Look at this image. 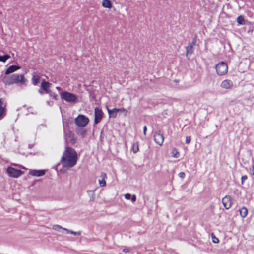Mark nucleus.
<instances>
[{
	"instance_id": "nucleus-13",
	"label": "nucleus",
	"mask_w": 254,
	"mask_h": 254,
	"mask_svg": "<svg viewBox=\"0 0 254 254\" xmlns=\"http://www.w3.org/2000/svg\"><path fill=\"white\" fill-rule=\"evenodd\" d=\"M236 21L239 25H250V22L245 19L242 15L239 16L236 19Z\"/></svg>"
},
{
	"instance_id": "nucleus-16",
	"label": "nucleus",
	"mask_w": 254,
	"mask_h": 254,
	"mask_svg": "<svg viewBox=\"0 0 254 254\" xmlns=\"http://www.w3.org/2000/svg\"><path fill=\"white\" fill-rule=\"evenodd\" d=\"M3 101L1 98H0V120H1L6 115V108L2 106Z\"/></svg>"
},
{
	"instance_id": "nucleus-25",
	"label": "nucleus",
	"mask_w": 254,
	"mask_h": 254,
	"mask_svg": "<svg viewBox=\"0 0 254 254\" xmlns=\"http://www.w3.org/2000/svg\"><path fill=\"white\" fill-rule=\"evenodd\" d=\"M172 156L174 157L178 158L179 156V152L177 151V149L175 148H173L172 151Z\"/></svg>"
},
{
	"instance_id": "nucleus-11",
	"label": "nucleus",
	"mask_w": 254,
	"mask_h": 254,
	"mask_svg": "<svg viewBox=\"0 0 254 254\" xmlns=\"http://www.w3.org/2000/svg\"><path fill=\"white\" fill-rule=\"evenodd\" d=\"M222 202L226 209H229L232 206V198L230 195H226L222 198Z\"/></svg>"
},
{
	"instance_id": "nucleus-21",
	"label": "nucleus",
	"mask_w": 254,
	"mask_h": 254,
	"mask_svg": "<svg viewBox=\"0 0 254 254\" xmlns=\"http://www.w3.org/2000/svg\"><path fill=\"white\" fill-rule=\"evenodd\" d=\"M131 150L134 153H136L139 150L138 142H136L133 143L131 147Z\"/></svg>"
},
{
	"instance_id": "nucleus-8",
	"label": "nucleus",
	"mask_w": 254,
	"mask_h": 254,
	"mask_svg": "<svg viewBox=\"0 0 254 254\" xmlns=\"http://www.w3.org/2000/svg\"><path fill=\"white\" fill-rule=\"evenodd\" d=\"M153 138L156 144L160 146L162 145L164 142V137L162 131L159 130L158 132H155L154 133Z\"/></svg>"
},
{
	"instance_id": "nucleus-4",
	"label": "nucleus",
	"mask_w": 254,
	"mask_h": 254,
	"mask_svg": "<svg viewBox=\"0 0 254 254\" xmlns=\"http://www.w3.org/2000/svg\"><path fill=\"white\" fill-rule=\"evenodd\" d=\"M89 120L87 117L85 115L79 114L75 119V124L80 127H85L89 123Z\"/></svg>"
},
{
	"instance_id": "nucleus-2",
	"label": "nucleus",
	"mask_w": 254,
	"mask_h": 254,
	"mask_svg": "<svg viewBox=\"0 0 254 254\" xmlns=\"http://www.w3.org/2000/svg\"><path fill=\"white\" fill-rule=\"evenodd\" d=\"M3 81L6 85L18 83L25 85L27 82V80L25 78L24 75L14 74L10 77L4 78Z\"/></svg>"
},
{
	"instance_id": "nucleus-18",
	"label": "nucleus",
	"mask_w": 254,
	"mask_h": 254,
	"mask_svg": "<svg viewBox=\"0 0 254 254\" xmlns=\"http://www.w3.org/2000/svg\"><path fill=\"white\" fill-rule=\"evenodd\" d=\"M51 85V84L48 82H47L45 80H43L41 84V88L45 91L46 93L50 92V90L49 88Z\"/></svg>"
},
{
	"instance_id": "nucleus-29",
	"label": "nucleus",
	"mask_w": 254,
	"mask_h": 254,
	"mask_svg": "<svg viewBox=\"0 0 254 254\" xmlns=\"http://www.w3.org/2000/svg\"><path fill=\"white\" fill-rule=\"evenodd\" d=\"M100 177L102 179L105 180L106 178H107V175L105 173L102 172L101 173Z\"/></svg>"
},
{
	"instance_id": "nucleus-5",
	"label": "nucleus",
	"mask_w": 254,
	"mask_h": 254,
	"mask_svg": "<svg viewBox=\"0 0 254 254\" xmlns=\"http://www.w3.org/2000/svg\"><path fill=\"white\" fill-rule=\"evenodd\" d=\"M216 71L218 75H223L228 72V65L224 62H220L215 66Z\"/></svg>"
},
{
	"instance_id": "nucleus-7",
	"label": "nucleus",
	"mask_w": 254,
	"mask_h": 254,
	"mask_svg": "<svg viewBox=\"0 0 254 254\" xmlns=\"http://www.w3.org/2000/svg\"><path fill=\"white\" fill-rule=\"evenodd\" d=\"M103 117V112L101 109L95 107L94 109V124L99 123Z\"/></svg>"
},
{
	"instance_id": "nucleus-30",
	"label": "nucleus",
	"mask_w": 254,
	"mask_h": 254,
	"mask_svg": "<svg viewBox=\"0 0 254 254\" xmlns=\"http://www.w3.org/2000/svg\"><path fill=\"white\" fill-rule=\"evenodd\" d=\"M53 228L55 230H58L59 229H63V228L61 226H60V225H54ZM64 228H63L64 230Z\"/></svg>"
},
{
	"instance_id": "nucleus-42",
	"label": "nucleus",
	"mask_w": 254,
	"mask_h": 254,
	"mask_svg": "<svg viewBox=\"0 0 254 254\" xmlns=\"http://www.w3.org/2000/svg\"><path fill=\"white\" fill-rule=\"evenodd\" d=\"M211 237H212V238H217L213 233L211 234Z\"/></svg>"
},
{
	"instance_id": "nucleus-32",
	"label": "nucleus",
	"mask_w": 254,
	"mask_h": 254,
	"mask_svg": "<svg viewBox=\"0 0 254 254\" xmlns=\"http://www.w3.org/2000/svg\"><path fill=\"white\" fill-rule=\"evenodd\" d=\"M104 136H105V134L104 133V131H103V130L102 129L101 131V133H100V140L101 141H102L104 138Z\"/></svg>"
},
{
	"instance_id": "nucleus-12",
	"label": "nucleus",
	"mask_w": 254,
	"mask_h": 254,
	"mask_svg": "<svg viewBox=\"0 0 254 254\" xmlns=\"http://www.w3.org/2000/svg\"><path fill=\"white\" fill-rule=\"evenodd\" d=\"M29 174L33 176L40 177L43 176L45 174V170H31Z\"/></svg>"
},
{
	"instance_id": "nucleus-27",
	"label": "nucleus",
	"mask_w": 254,
	"mask_h": 254,
	"mask_svg": "<svg viewBox=\"0 0 254 254\" xmlns=\"http://www.w3.org/2000/svg\"><path fill=\"white\" fill-rule=\"evenodd\" d=\"M99 183L101 187H104L106 185V183L105 180H99Z\"/></svg>"
},
{
	"instance_id": "nucleus-39",
	"label": "nucleus",
	"mask_w": 254,
	"mask_h": 254,
	"mask_svg": "<svg viewBox=\"0 0 254 254\" xmlns=\"http://www.w3.org/2000/svg\"><path fill=\"white\" fill-rule=\"evenodd\" d=\"M212 242L214 243H218L219 242V239H212Z\"/></svg>"
},
{
	"instance_id": "nucleus-20",
	"label": "nucleus",
	"mask_w": 254,
	"mask_h": 254,
	"mask_svg": "<svg viewBox=\"0 0 254 254\" xmlns=\"http://www.w3.org/2000/svg\"><path fill=\"white\" fill-rule=\"evenodd\" d=\"M32 83L34 85H37L40 81V78L37 75H33L32 78Z\"/></svg>"
},
{
	"instance_id": "nucleus-46",
	"label": "nucleus",
	"mask_w": 254,
	"mask_h": 254,
	"mask_svg": "<svg viewBox=\"0 0 254 254\" xmlns=\"http://www.w3.org/2000/svg\"><path fill=\"white\" fill-rule=\"evenodd\" d=\"M119 112H124L125 113V112L124 111H123V110H120Z\"/></svg>"
},
{
	"instance_id": "nucleus-10",
	"label": "nucleus",
	"mask_w": 254,
	"mask_h": 254,
	"mask_svg": "<svg viewBox=\"0 0 254 254\" xmlns=\"http://www.w3.org/2000/svg\"><path fill=\"white\" fill-rule=\"evenodd\" d=\"M108 110V114L110 117L115 118L117 116V113L120 110H123L125 112V115H126L127 113V111L125 108H113V109H110L108 106L106 107Z\"/></svg>"
},
{
	"instance_id": "nucleus-47",
	"label": "nucleus",
	"mask_w": 254,
	"mask_h": 254,
	"mask_svg": "<svg viewBox=\"0 0 254 254\" xmlns=\"http://www.w3.org/2000/svg\"><path fill=\"white\" fill-rule=\"evenodd\" d=\"M13 165L16 166L17 165L15 164H13Z\"/></svg>"
},
{
	"instance_id": "nucleus-36",
	"label": "nucleus",
	"mask_w": 254,
	"mask_h": 254,
	"mask_svg": "<svg viewBox=\"0 0 254 254\" xmlns=\"http://www.w3.org/2000/svg\"><path fill=\"white\" fill-rule=\"evenodd\" d=\"M130 251H131V249L128 248H124L123 250V252H124L125 253L129 252Z\"/></svg>"
},
{
	"instance_id": "nucleus-14",
	"label": "nucleus",
	"mask_w": 254,
	"mask_h": 254,
	"mask_svg": "<svg viewBox=\"0 0 254 254\" xmlns=\"http://www.w3.org/2000/svg\"><path fill=\"white\" fill-rule=\"evenodd\" d=\"M232 86V81L229 79L224 80L221 84V87L225 89H230Z\"/></svg>"
},
{
	"instance_id": "nucleus-24",
	"label": "nucleus",
	"mask_w": 254,
	"mask_h": 254,
	"mask_svg": "<svg viewBox=\"0 0 254 254\" xmlns=\"http://www.w3.org/2000/svg\"><path fill=\"white\" fill-rule=\"evenodd\" d=\"M64 230L66 231L68 233H70L71 234H73L75 236H80L81 234V231L75 232L72 230H68L67 229H64Z\"/></svg>"
},
{
	"instance_id": "nucleus-35",
	"label": "nucleus",
	"mask_w": 254,
	"mask_h": 254,
	"mask_svg": "<svg viewBox=\"0 0 254 254\" xmlns=\"http://www.w3.org/2000/svg\"><path fill=\"white\" fill-rule=\"evenodd\" d=\"M125 197L126 199L127 200L130 199L131 198V195L129 193H126L125 195Z\"/></svg>"
},
{
	"instance_id": "nucleus-28",
	"label": "nucleus",
	"mask_w": 254,
	"mask_h": 254,
	"mask_svg": "<svg viewBox=\"0 0 254 254\" xmlns=\"http://www.w3.org/2000/svg\"><path fill=\"white\" fill-rule=\"evenodd\" d=\"M247 178H248V177H247V176L246 175H243V176H242V177H241V184L242 185L244 184V181L246 180H247Z\"/></svg>"
},
{
	"instance_id": "nucleus-3",
	"label": "nucleus",
	"mask_w": 254,
	"mask_h": 254,
	"mask_svg": "<svg viewBox=\"0 0 254 254\" xmlns=\"http://www.w3.org/2000/svg\"><path fill=\"white\" fill-rule=\"evenodd\" d=\"M61 97L62 99L70 103H75L77 100V96L70 92L64 91L60 93Z\"/></svg>"
},
{
	"instance_id": "nucleus-31",
	"label": "nucleus",
	"mask_w": 254,
	"mask_h": 254,
	"mask_svg": "<svg viewBox=\"0 0 254 254\" xmlns=\"http://www.w3.org/2000/svg\"><path fill=\"white\" fill-rule=\"evenodd\" d=\"M250 26H249V28L248 30V33H252L254 30V27L253 26L251 25V24L250 23V25H249Z\"/></svg>"
},
{
	"instance_id": "nucleus-45",
	"label": "nucleus",
	"mask_w": 254,
	"mask_h": 254,
	"mask_svg": "<svg viewBox=\"0 0 254 254\" xmlns=\"http://www.w3.org/2000/svg\"><path fill=\"white\" fill-rule=\"evenodd\" d=\"M47 104H49V105H50V102L49 101H47Z\"/></svg>"
},
{
	"instance_id": "nucleus-33",
	"label": "nucleus",
	"mask_w": 254,
	"mask_h": 254,
	"mask_svg": "<svg viewBox=\"0 0 254 254\" xmlns=\"http://www.w3.org/2000/svg\"><path fill=\"white\" fill-rule=\"evenodd\" d=\"M191 141V137L190 136H187L186 138V143L187 144H189L190 143Z\"/></svg>"
},
{
	"instance_id": "nucleus-40",
	"label": "nucleus",
	"mask_w": 254,
	"mask_h": 254,
	"mask_svg": "<svg viewBox=\"0 0 254 254\" xmlns=\"http://www.w3.org/2000/svg\"><path fill=\"white\" fill-rule=\"evenodd\" d=\"M38 92L39 93V94H40L41 95H43L44 94V92L43 91H42L41 89H39L38 90Z\"/></svg>"
},
{
	"instance_id": "nucleus-41",
	"label": "nucleus",
	"mask_w": 254,
	"mask_h": 254,
	"mask_svg": "<svg viewBox=\"0 0 254 254\" xmlns=\"http://www.w3.org/2000/svg\"><path fill=\"white\" fill-rule=\"evenodd\" d=\"M56 89L58 90V91H61L62 90L61 88L60 87H56Z\"/></svg>"
},
{
	"instance_id": "nucleus-23",
	"label": "nucleus",
	"mask_w": 254,
	"mask_h": 254,
	"mask_svg": "<svg viewBox=\"0 0 254 254\" xmlns=\"http://www.w3.org/2000/svg\"><path fill=\"white\" fill-rule=\"evenodd\" d=\"M10 58V56L7 54L2 56H0V61L5 63Z\"/></svg>"
},
{
	"instance_id": "nucleus-34",
	"label": "nucleus",
	"mask_w": 254,
	"mask_h": 254,
	"mask_svg": "<svg viewBox=\"0 0 254 254\" xmlns=\"http://www.w3.org/2000/svg\"><path fill=\"white\" fill-rule=\"evenodd\" d=\"M178 176L180 178L183 179L185 177V173L181 172L179 173V174H178Z\"/></svg>"
},
{
	"instance_id": "nucleus-19",
	"label": "nucleus",
	"mask_w": 254,
	"mask_h": 254,
	"mask_svg": "<svg viewBox=\"0 0 254 254\" xmlns=\"http://www.w3.org/2000/svg\"><path fill=\"white\" fill-rule=\"evenodd\" d=\"M102 6L105 8L110 9L112 7L113 5L110 0H104L102 2Z\"/></svg>"
},
{
	"instance_id": "nucleus-37",
	"label": "nucleus",
	"mask_w": 254,
	"mask_h": 254,
	"mask_svg": "<svg viewBox=\"0 0 254 254\" xmlns=\"http://www.w3.org/2000/svg\"><path fill=\"white\" fill-rule=\"evenodd\" d=\"M131 200L132 202H135L136 200V196L135 195H133L131 197Z\"/></svg>"
},
{
	"instance_id": "nucleus-1",
	"label": "nucleus",
	"mask_w": 254,
	"mask_h": 254,
	"mask_svg": "<svg viewBox=\"0 0 254 254\" xmlns=\"http://www.w3.org/2000/svg\"><path fill=\"white\" fill-rule=\"evenodd\" d=\"M77 160V154L75 149L66 147L61 159L63 168L73 167L76 164Z\"/></svg>"
},
{
	"instance_id": "nucleus-15",
	"label": "nucleus",
	"mask_w": 254,
	"mask_h": 254,
	"mask_svg": "<svg viewBox=\"0 0 254 254\" xmlns=\"http://www.w3.org/2000/svg\"><path fill=\"white\" fill-rule=\"evenodd\" d=\"M20 68V67L19 66H18V65H10L6 70L5 74L6 75L9 74L10 73H12L15 72V71H16L17 70H18V69H19Z\"/></svg>"
},
{
	"instance_id": "nucleus-38",
	"label": "nucleus",
	"mask_w": 254,
	"mask_h": 254,
	"mask_svg": "<svg viewBox=\"0 0 254 254\" xmlns=\"http://www.w3.org/2000/svg\"><path fill=\"white\" fill-rule=\"evenodd\" d=\"M146 130H147V127H146V126H145L143 127V133H144V135H146Z\"/></svg>"
},
{
	"instance_id": "nucleus-22",
	"label": "nucleus",
	"mask_w": 254,
	"mask_h": 254,
	"mask_svg": "<svg viewBox=\"0 0 254 254\" xmlns=\"http://www.w3.org/2000/svg\"><path fill=\"white\" fill-rule=\"evenodd\" d=\"M248 214V210L245 207H242L240 210V214L241 216L243 218L245 217Z\"/></svg>"
},
{
	"instance_id": "nucleus-9",
	"label": "nucleus",
	"mask_w": 254,
	"mask_h": 254,
	"mask_svg": "<svg viewBox=\"0 0 254 254\" xmlns=\"http://www.w3.org/2000/svg\"><path fill=\"white\" fill-rule=\"evenodd\" d=\"M196 42V38H194L193 39L192 41L191 42H189L188 43V46H186V55L187 57H188V56L189 55L192 54L193 53V52H194L193 46L194 45H195Z\"/></svg>"
},
{
	"instance_id": "nucleus-17",
	"label": "nucleus",
	"mask_w": 254,
	"mask_h": 254,
	"mask_svg": "<svg viewBox=\"0 0 254 254\" xmlns=\"http://www.w3.org/2000/svg\"><path fill=\"white\" fill-rule=\"evenodd\" d=\"M75 132L78 135L84 138L86 135L87 130L83 127H78L76 128Z\"/></svg>"
},
{
	"instance_id": "nucleus-44",
	"label": "nucleus",
	"mask_w": 254,
	"mask_h": 254,
	"mask_svg": "<svg viewBox=\"0 0 254 254\" xmlns=\"http://www.w3.org/2000/svg\"><path fill=\"white\" fill-rule=\"evenodd\" d=\"M252 175L253 176H254V170H253V172H252Z\"/></svg>"
},
{
	"instance_id": "nucleus-6",
	"label": "nucleus",
	"mask_w": 254,
	"mask_h": 254,
	"mask_svg": "<svg viewBox=\"0 0 254 254\" xmlns=\"http://www.w3.org/2000/svg\"><path fill=\"white\" fill-rule=\"evenodd\" d=\"M6 172L9 176L13 178H18L23 173V172L21 170L17 169L12 167H8Z\"/></svg>"
},
{
	"instance_id": "nucleus-43",
	"label": "nucleus",
	"mask_w": 254,
	"mask_h": 254,
	"mask_svg": "<svg viewBox=\"0 0 254 254\" xmlns=\"http://www.w3.org/2000/svg\"><path fill=\"white\" fill-rule=\"evenodd\" d=\"M253 165L252 167H253V170H254V159L253 160Z\"/></svg>"
},
{
	"instance_id": "nucleus-26",
	"label": "nucleus",
	"mask_w": 254,
	"mask_h": 254,
	"mask_svg": "<svg viewBox=\"0 0 254 254\" xmlns=\"http://www.w3.org/2000/svg\"><path fill=\"white\" fill-rule=\"evenodd\" d=\"M47 93L49 94L50 96L52 97L53 99L55 100L58 99V95L55 93L52 92L51 90H50V92H47Z\"/></svg>"
}]
</instances>
